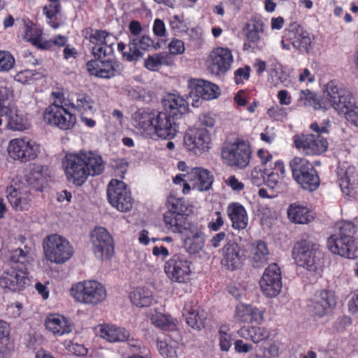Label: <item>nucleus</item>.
Masks as SVG:
<instances>
[{"label": "nucleus", "mask_w": 358, "mask_h": 358, "mask_svg": "<svg viewBox=\"0 0 358 358\" xmlns=\"http://www.w3.org/2000/svg\"><path fill=\"white\" fill-rule=\"evenodd\" d=\"M264 174L267 176L268 178L277 176L278 179H283L285 177V169L283 162L278 160L274 163L273 167L271 169L265 168L264 169Z\"/></svg>", "instance_id": "4d7b16f0"}, {"label": "nucleus", "mask_w": 358, "mask_h": 358, "mask_svg": "<svg viewBox=\"0 0 358 358\" xmlns=\"http://www.w3.org/2000/svg\"><path fill=\"white\" fill-rule=\"evenodd\" d=\"M355 225L350 221H343L337 224V231L328 238V249L334 254L348 259L358 257V245L355 234Z\"/></svg>", "instance_id": "20e7f679"}, {"label": "nucleus", "mask_w": 358, "mask_h": 358, "mask_svg": "<svg viewBox=\"0 0 358 358\" xmlns=\"http://www.w3.org/2000/svg\"><path fill=\"white\" fill-rule=\"evenodd\" d=\"M268 116L276 121H282L287 116L286 109L276 106L268 110Z\"/></svg>", "instance_id": "bf43d9fd"}, {"label": "nucleus", "mask_w": 358, "mask_h": 358, "mask_svg": "<svg viewBox=\"0 0 358 358\" xmlns=\"http://www.w3.org/2000/svg\"><path fill=\"white\" fill-rule=\"evenodd\" d=\"M164 271L172 282L187 283L193 273V264L187 255L176 253L165 262Z\"/></svg>", "instance_id": "9b49d317"}, {"label": "nucleus", "mask_w": 358, "mask_h": 358, "mask_svg": "<svg viewBox=\"0 0 358 358\" xmlns=\"http://www.w3.org/2000/svg\"><path fill=\"white\" fill-rule=\"evenodd\" d=\"M83 152L66 155L63 166L67 179H86Z\"/></svg>", "instance_id": "bb28decb"}, {"label": "nucleus", "mask_w": 358, "mask_h": 358, "mask_svg": "<svg viewBox=\"0 0 358 358\" xmlns=\"http://www.w3.org/2000/svg\"><path fill=\"white\" fill-rule=\"evenodd\" d=\"M42 31L37 28L29 27L27 29L26 36L31 43L38 44L41 39Z\"/></svg>", "instance_id": "0e129e2a"}, {"label": "nucleus", "mask_w": 358, "mask_h": 358, "mask_svg": "<svg viewBox=\"0 0 358 358\" xmlns=\"http://www.w3.org/2000/svg\"><path fill=\"white\" fill-rule=\"evenodd\" d=\"M157 114L143 108L138 109L132 116L133 124L144 133L152 132L155 120Z\"/></svg>", "instance_id": "e433bc0d"}, {"label": "nucleus", "mask_w": 358, "mask_h": 358, "mask_svg": "<svg viewBox=\"0 0 358 358\" xmlns=\"http://www.w3.org/2000/svg\"><path fill=\"white\" fill-rule=\"evenodd\" d=\"M45 328L56 336L68 334L72 331V327L64 315L57 313L50 314L45 320Z\"/></svg>", "instance_id": "473e14b6"}, {"label": "nucleus", "mask_w": 358, "mask_h": 358, "mask_svg": "<svg viewBox=\"0 0 358 358\" xmlns=\"http://www.w3.org/2000/svg\"><path fill=\"white\" fill-rule=\"evenodd\" d=\"M176 120L166 113L161 111L156 115L152 131L159 138L172 139L178 131V125L176 122Z\"/></svg>", "instance_id": "b1692460"}, {"label": "nucleus", "mask_w": 358, "mask_h": 358, "mask_svg": "<svg viewBox=\"0 0 358 358\" xmlns=\"http://www.w3.org/2000/svg\"><path fill=\"white\" fill-rule=\"evenodd\" d=\"M71 294L76 301L92 306L99 304L107 297L106 288L96 280H84L73 285Z\"/></svg>", "instance_id": "6e6552de"}, {"label": "nucleus", "mask_w": 358, "mask_h": 358, "mask_svg": "<svg viewBox=\"0 0 358 358\" xmlns=\"http://www.w3.org/2000/svg\"><path fill=\"white\" fill-rule=\"evenodd\" d=\"M243 31L247 41L249 42V43H244L243 49L252 48V51H255V49L261 50L262 47H259L257 44L264 31L263 20L259 17H252L245 24Z\"/></svg>", "instance_id": "a878e982"}, {"label": "nucleus", "mask_w": 358, "mask_h": 358, "mask_svg": "<svg viewBox=\"0 0 358 358\" xmlns=\"http://www.w3.org/2000/svg\"><path fill=\"white\" fill-rule=\"evenodd\" d=\"M43 246L46 259L56 264L66 262L73 255V248L69 241L58 234L46 237Z\"/></svg>", "instance_id": "1a4fd4ad"}, {"label": "nucleus", "mask_w": 358, "mask_h": 358, "mask_svg": "<svg viewBox=\"0 0 358 358\" xmlns=\"http://www.w3.org/2000/svg\"><path fill=\"white\" fill-rule=\"evenodd\" d=\"M115 39H113L111 42L106 45H99L92 46L91 53L94 56V59H104L105 57L112 55L114 52L113 46L115 43Z\"/></svg>", "instance_id": "3c124183"}, {"label": "nucleus", "mask_w": 358, "mask_h": 358, "mask_svg": "<svg viewBox=\"0 0 358 358\" xmlns=\"http://www.w3.org/2000/svg\"><path fill=\"white\" fill-rule=\"evenodd\" d=\"M86 179L89 176L101 175L105 169V163L99 155L91 151H82Z\"/></svg>", "instance_id": "c9c22d12"}, {"label": "nucleus", "mask_w": 358, "mask_h": 358, "mask_svg": "<svg viewBox=\"0 0 358 358\" xmlns=\"http://www.w3.org/2000/svg\"><path fill=\"white\" fill-rule=\"evenodd\" d=\"M8 152L12 159L27 162L37 157L39 145L29 138H17L9 141Z\"/></svg>", "instance_id": "f3484780"}, {"label": "nucleus", "mask_w": 358, "mask_h": 358, "mask_svg": "<svg viewBox=\"0 0 358 358\" xmlns=\"http://www.w3.org/2000/svg\"><path fill=\"white\" fill-rule=\"evenodd\" d=\"M94 101L85 94H78L76 102L69 101V106L83 114L84 112L92 110Z\"/></svg>", "instance_id": "49530a36"}, {"label": "nucleus", "mask_w": 358, "mask_h": 358, "mask_svg": "<svg viewBox=\"0 0 358 358\" xmlns=\"http://www.w3.org/2000/svg\"><path fill=\"white\" fill-rule=\"evenodd\" d=\"M331 123L329 119L319 124L312 122L309 128L313 134H297L293 136L296 149L305 156H319L325 152L329 146L327 136L329 134Z\"/></svg>", "instance_id": "f03ea898"}, {"label": "nucleus", "mask_w": 358, "mask_h": 358, "mask_svg": "<svg viewBox=\"0 0 358 358\" xmlns=\"http://www.w3.org/2000/svg\"><path fill=\"white\" fill-rule=\"evenodd\" d=\"M152 324L156 327L166 331H171L176 329V324L170 320L166 315L162 313H156L150 317Z\"/></svg>", "instance_id": "09e8293b"}, {"label": "nucleus", "mask_w": 358, "mask_h": 358, "mask_svg": "<svg viewBox=\"0 0 358 358\" xmlns=\"http://www.w3.org/2000/svg\"><path fill=\"white\" fill-rule=\"evenodd\" d=\"M227 212L234 229L243 230L247 227L248 216L243 205L237 202L231 203L228 205Z\"/></svg>", "instance_id": "f704fd0d"}, {"label": "nucleus", "mask_w": 358, "mask_h": 358, "mask_svg": "<svg viewBox=\"0 0 358 358\" xmlns=\"http://www.w3.org/2000/svg\"><path fill=\"white\" fill-rule=\"evenodd\" d=\"M92 250L95 257L103 260L110 259L115 251L112 235L104 227H97L91 232Z\"/></svg>", "instance_id": "ddd939ff"}, {"label": "nucleus", "mask_w": 358, "mask_h": 358, "mask_svg": "<svg viewBox=\"0 0 358 358\" xmlns=\"http://www.w3.org/2000/svg\"><path fill=\"white\" fill-rule=\"evenodd\" d=\"M287 217L293 223L301 224H308L314 220L311 210L297 203H294L289 206Z\"/></svg>", "instance_id": "58836bf2"}, {"label": "nucleus", "mask_w": 358, "mask_h": 358, "mask_svg": "<svg viewBox=\"0 0 358 358\" xmlns=\"http://www.w3.org/2000/svg\"><path fill=\"white\" fill-rule=\"evenodd\" d=\"M132 303L138 307H148L154 300L152 292L145 287H137L129 295Z\"/></svg>", "instance_id": "a18cd8bd"}, {"label": "nucleus", "mask_w": 358, "mask_h": 358, "mask_svg": "<svg viewBox=\"0 0 358 358\" xmlns=\"http://www.w3.org/2000/svg\"><path fill=\"white\" fill-rule=\"evenodd\" d=\"M128 28L130 33L128 45L123 42L117 43V50L121 53L123 60L129 62H137L143 57L145 51L159 48L149 36H140L143 27L138 21H131Z\"/></svg>", "instance_id": "7ed1b4c3"}, {"label": "nucleus", "mask_w": 358, "mask_h": 358, "mask_svg": "<svg viewBox=\"0 0 358 358\" xmlns=\"http://www.w3.org/2000/svg\"><path fill=\"white\" fill-rule=\"evenodd\" d=\"M157 348L160 355L164 358H176V350L175 348L168 344L166 341H158Z\"/></svg>", "instance_id": "13d9d810"}, {"label": "nucleus", "mask_w": 358, "mask_h": 358, "mask_svg": "<svg viewBox=\"0 0 358 358\" xmlns=\"http://www.w3.org/2000/svg\"><path fill=\"white\" fill-rule=\"evenodd\" d=\"M166 206L168 209L164 214L166 227L173 233H183L188 223V207L185 199L170 194L166 199Z\"/></svg>", "instance_id": "0eeeda50"}, {"label": "nucleus", "mask_w": 358, "mask_h": 358, "mask_svg": "<svg viewBox=\"0 0 358 358\" xmlns=\"http://www.w3.org/2000/svg\"><path fill=\"white\" fill-rule=\"evenodd\" d=\"M299 100L306 106H312L315 109L321 107L315 93L309 90H301L300 92Z\"/></svg>", "instance_id": "864d4df0"}, {"label": "nucleus", "mask_w": 358, "mask_h": 358, "mask_svg": "<svg viewBox=\"0 0 358 358\" xmlns=\"http://www.w3.org/2000/svg\"><path fill=\"white\" fill-rule=\"evenodd\" d=\"M173 57L167 52H158L150 55L144 61V66L149 71H158L162 66H172Z\"/></svg>", "instance_id": "79ce46f5"}, {"label": "nucleus", "mask_w": 358, "mask_h": 358, "mask_svg": "<svg viewBox=\"0 0 358 358\" xmlns=\"http://www.w3.org/2000/svg\"><path fill=\"white\" fill-rule=\"evenodd\" d=\"M233 62L231 50L227 48L218 47L210 52L208 68L213 74H224L231 69Z\"/></svg>", "instance_id": "5701e85b"}, {"label": "nucleus", "mask_w": 358, "mask_h": 358, "mask_svg": "<svg viewBox=\"0 0 358 358\" xmlns=\"http://www.w3.org/2000/svg\"><path fill=\"white\" fill-rule=\"evenodd\" d=\"M336 305L334 292L324 289L316 291L309 299L308 310L313 317L322 318L331 314Z\"/></svg>", "instance_id": "4468645a"}, {"label": "nucleus", "mask_w": 358, "mask_h": 358, "mask_svg": "<svg viewBox=\"0 0 358 358\" xmlns=\"http://www.w3.org/2000/svg\"><path fill=\"white\" fill-rule=\"evenodd\" d=\"M289 167L294 179H319L317 171L305 158L294 157L289 162Z\"/></svg>", "instance_id": "c756f323"}, {"label": "nucleus", "mask_w": 358, "mask_h": 358, "mask_svg": "<svg viewBox=\"0 0 358 358\" xmlns=\"http://www.w3.org/2000/svg\"><path fill=\"white\" fill-rule=\"evenodd\" d=\"M339 186L343 194L350 197L358 195V180H339Z\"/></svg>", "instance_id": "5fc2aeb1"}, {"label": "nucleus", "mask_w": 358, "mask_h": 358, "mask_svg": "<svg viewBox=\"0 0 358 358\" xmlns=\"http://www.w3.org/2000/svg\"><path fill=\"white\" fill-rule=\"evenodd\" d=\"M278 352L279 347L275 341L270 343L267 347L263 349V356L264 358H275L278 357Z\"/></svg>", "instance_id": "e2e57ef3"}, {"label": "nucleus", "mask_w": 358, "mask_h": 358, "mask_svg": "<svg viewBox=\"0 0 358 358\" xmlns=\"http://www.w3.org/2000/svg\"><path fill=\"white\" fill-rule=\"evenodd\" d=\"M62 6L60 0H48V3L42 8L46 23L52 29L61 27Z\"/></svg>", "instance_id": "72a5a7b5"}, {"label": "nucleus", "mask_w": 358, "mask_h": 358, "mask_svg": "<svg viewBox=\"0 0 358 358\" xmlns=\"http://www.w3.org/2000/svg\"><path fill=\"white\" fill-rule=\"evenodd\" d=\"M6 193L9 203L15 210H27L31 207L33 196L30 190H22L20 187L10 185L7 187Z\"/></svg>", "instance_id": "c85d7f7f"}, {"label": "nucleus", "mask_w": 358, "mask_h": 358, "mask_svg": "<svg viewBox=\"0 0 358 358\" xmlns=\"http://www.w3.org/2000/svg\"><path fill=\"white\" fill-rule=\"evenodd\" d=\"M268 256L269 250L264 241L257 240L250 245L248 259L253 267H263L267 264Z\"/></svg>", "instance_id": "2f4dec72"}, {"label": "nucleus", "mask_w": 358, "mask_h": 358, "mask_svg": "<svg viewBox=\"0 0 358 358\" xmlns=\"http://www.w3.org/2000/svg\"><path fill=\"white\" fill-rule=\"evenodd\" d=\"M188 87L192 95L204 100L215 99L220 94L217 85L203 79L189 80Z\"/></svg>", "instance_id": "cd10ccee"}, {"label": "nucleus", "mask_w": 358, "mask_h": 358, "mask_svg": "<svg viewBox=\"0 0 358 358\" xmlns=\"http://www.w3.org/2000/svg\"><path fill=\"white\" fill-rule=\"evenodd\" d=\"M51 170L48 166L32 164L30 166V175L33 179H48L51 177Z\"/></svg>", "instance_id": "603ef678"}, {"label": "nucleus", "mask_w": 358, "mask_h": 358, "mask_svg": "<svg viewBox=\"0 0 358 358\" xmlns=\"http://www.w3.org/2000/svg\"><path fill=\"white\" fill-rule=\"evenodd\" d=\"M162 105L163 112L177 120L188 110L187 101L179 94H167L162 101Z\"/></svg>", "instance_id": "7c9ffc66"}, {"label": "nucleus", "mask_w": 358, "mask_h": 358, "mask_svg": "<svg viewBox=\"0 0 358 358\" xmlns=\"http://www.w3.org/2000/svg\"><path fill=\"white\" fill-rule=\"evenodd\" d=\"M184 231L182 243L185 250L191 255L199 253L205 246V227L197 224L187 223Z\"/></svg>", "instance_id": "4be33fe9"}, {"label": "nucleus", "mask_w": 358, "mask_h": 358, "mask_svg": "<svg viewBox=\"0 0 358 358\" xmlns=\"http://www.w3.org/2000/svg\"><path fill=\"white\" fill-rule=\"evenodd\" d=\"M250 67L245 66L243 68H238L234 72V80L236 84H241L250 78Z\"/></svg>", "instance_id": "680f3d73"}, {"label": "nucleus", "mask_w": 358, "mask_h": 358, "mask_svg": "<svg viewBox=\"0 0 358 358\" xmlns=\"http://www.w3.org/2000/svg\"><path fill=\"white\" fill-rule=\"evenodd\" d=\"M30 250V248L25 245L24 250L17 248L10 251L8 262L3 265L0 274V287L5 292L22 291L28 285Z\"/></svg>", "instance_id": "f257e3e1"}, {"label": "nucleus", "mask_w": 358, "mask_h": 358, "mask_svg": "<svg viewBox=\"0 0 358 358\" xmlns=\"http://www.w3.org/2000/svg\"><path fill=\"white\" fill-rule=\"evenodd\" d=\"M262 292L267 297H275L282 289V273L276 263L269 264L259 280Z\"/></svg>", "instance_id": "aec40b11"}, {"label": "nucleus", "mask_w": 358, "mask_h": 358, "mask_svg": "<svg viewBox=\"0 0 358 358\" xmlns=\"http://www.w3.org/2000/svg\"><path fill=\"white\" fill-rule=\"evenodd\" d=\"M169 54L171 56L182 54L185 50L184 42L179 39H173L169 45Z\"/></svg>", "instance_id": "052dcab7"}, {"label": "nucleus", "mask_w": 358, "mask_h": 358, "mask_svg": "<svg viewBox=\"0 0 358 358\" xmlns=\"http://www.w3.org/2000/svg\"><path fill=\"white\" fill-rule=\"evenodd\" d=\"M107 197L111 206L119 211L128 212L132 208L131 192L123 180H110Z\"/></svg>", "instance_id": "dca6fc26"}, {"label": "nucleus", "mask_w": 358, "mask_h": 358, "mask_svg": "<svg viewBox=\"0 0 358 358\" xmlns=\"http://www.w3.org/2000/svg\"><path fill=\"white\" fill-rule=\"evenodd\" d=\"M85 38L89 41L92 46L106 45L112 41L113 39L117 40L112 33L103 29H96L88 27L85 29Z\"/></svg>", "instance_id": "c03bdc74"}, {"label": "nucleus", "mask_w": 358, "mask_h": 358, "mask_svg": "<svg viewBox=\"0 0 358 358\" xmlns=\"http://www.w3.org/2000/svg\"><path fill=\"white\" fill-rule=\"evenodd\" d=\"M187 324L193 329H201L205 327L206 319L203 310L196 306H185L182 313Z\"/></svg>", "instance_id": "ea45409f"}, {"label": "nucleus", "mask_w": 358, "mask_h": 358, "mask_svg": "<svg viewBox=\"0 0 358 358\" xmlns=\"http://www.w3.org/2000/svg\"><path fill=\"white\" fill-rule=\"evenodd\" d=\"M246 250L238 243L229 241L221 249V265L230 271L241 269L245 261Z\"/></svg>", "instance_id": "a211bd4d"}, {"label": "nucleus", "mask_w": 358, "mask_h": 358, "mask_svg": "<svg viewBox=\"0 0 358 358\" xmlns=\"http://www.w3.org/2000/svg\"><path fill=\"white\" fill-rule=\"evenodd\" d=\"M326 93L332 108L338 114H344L348 122L358 127V106L352 93L332 80L327 84Z\"/></svg>", "instance_id": "39448f33"}, {"label": "nucleus", "mask_w": 358, "mask_h": 358, "mask_svg": "<svg viewBox=\"0 0 358 358\" xmlns=\"http://www.w3.org/2000/svg\"><path fill=\"white\" fill-rule=\"evenodd\" d=\"M178 169L185 173L178 174L173 179H184L187 177L188 179H213L210 172L201 167L189 168L183 161L178 163Z\"/></svg>", "instance_id": "a19ab883"}, {"label": "nucleus", "mask_w": 358, "mask_h": 358, "mask_svg": "<svg viewBox=\"0 0 358 358\" xmlns=\"http://www.w3.org/2000/svg\"><path fill=\"white\" fill-rule=\"evenodd\" d=\"M234 345V350L237 353H248L253 348V345L251 343H246L241 339L236 340Z\"/></svg>", "instance_id": "69168bd1"}, {"label": "nucleus", "mask_w": 358, "mask_h": 358, "mask_svg": "<svg viewBox=\"0 0 358 358\" xmlns=\"http://www.w3.org/2000/svg\"><path fill=\"white\" fill-rule=\"evenodd\" d=\"M251 148L249 143L243 140L237 139L234 143L228 144L222 151V156L229 165L241 169L246 167L251 157Z\"/></svg>", "instance_id": "2eb2a0df"}, {"label": "nucleus", "mask_w": 358, "mask_h": 358, "mask_svg": "<svg viewBox=\"0 0 358 358\" xmlns=\"http://www.w3.org/2000/svg\"><path fill=\"white\" fill-rule=\"evenodd\" d=\"M265 310L252 304L238 303L234 311V318L239 323H255L260 324L264 320Z\"/></svg>", "instance_id": "393cba45"}, {"label": "nucleus", "mask_w": 358, "mask_h": 358, "mask_svg": "<svg viewBox=\"0 0 358 358\" xmlns=\"http://www.w3.org/2000/svg\"><path fill=\"white\" fill-rule=\"evenodd\" d=\"M237 333L241 338L250 340L255 344L266 341L270 337L268 329L260 326H243L238 329Z\"/></svg>", "instance_id": "4c0bfd02"}, {"label": "nucleus", "mask_w": 358, "mask_h": 358, "mask_svg": "<svg viewBox=\"0 0 358 358\" xmlns=\"http://www.w3.org/2000/svg\"><path fill=\"white\" fill-rule=\"evenodd\" d=\"M292 255L299 266L313 272L318 270L321 256L320 245L313 241L308 235L303 234L296 241Z\"/></svg>", "instance_id": "423d86ee"}, {"label": "nucleus", "mask_w": 358, "mask_h": 358, "mask_svg": "<svg viewBox=\"0 0 358 358\" xmlns=\"http://www.w3.org/2000/svg\"><path fill=\"white\" fill-rule=\"evenodd\" d=\"M68 103L59 104L54 101L43 113V120L48 124L59 128L61 130L73 129L77 121L75 114L69 111Z\"/></svg>", "instance_id": "9d476101"}, {"label": "nucleus", "mask_w": 358, "mask_h": 358, "mask_svg": "<svg viewBox=\"0 0 358 358\" xmlns=\"http://www.w3.org/2000/svg\"><path fill=\"white\" fill-rule=\"evenodd\" d=\"M3 117L10 125L17 124V109L13 103L0 105V125L2 124Z\"/></svg>", "instance_id": "de8ad7c7"}, {"label": "nucleus", "mask_w": 358, "mask_h": 358, "mask_svg": "<svg viewBox=\"0 0 358 358\" xmlns=\"http://www.w3.org/2000/svg\"><path fill=\"white\" fill-rule=\"evenodd\" d=\"M15 63V58L10 52L0 50V73L9 71Z\"/></svg>", "instance_id": "6e6d98bb"}, {"label": "nucleus", "mask_w": 358, "mask_h": 358, "mask_svg": "<svg viewBox=\"0 0 358 358\" xmlns=\"http://www.w3.org/2000/svg\"><path fill=\"white\" fill-rule=\"evenodd\" d=\"M312 40L309 32L296 22H293L285 30L281 41L283 49L289 50L292 46L301 52H308Z\"/></svg>", "instance_id": "f8f14e48"}, {"label": "nucleus", "mask_w": 358, "mask_h": 358, "mask_svg": "<svg viewBox=\"0 0 358 358\" xmlns=\"http://www.w3.org/2000/svg\"><path fill=\"white\" fill-rule=\"evenodd\" d=\"M184 143L189 151L195 155H199L208 151L211 148V136L206 129H189L185 132Z\"/></svg>", "instance_id": "412c9836"}, {"label": "nucleus", "mask_w": 358, "mask_h": 358, "mask_svg": "<svg viewBox=\"0 0 358 358\" xmlns=\"http://www.w3.org/2000/svg\"><path fill=\"white\" fill-rule=\"evenodd\" d=\"M100 336L108 342H122L128 338L129 333L124 328L104 324L101 327Z\"/></svg>", "instance_id": "37998d69"}, {"label": "nucleus", "mask_w": 358, "mask_h": 358, "mask_svg": "<svg viewBox=\"0 0 358 358\" xmlns=\"http://www.w3.org/2000/svg\"><path fill=\"white\" fill-rule=\"evenodd\" d=\"M68 350L76 356H85L87 354V349L81 344L71 343L68 345Z\"/></svg>", "instance_id": "774afa93"}, {"label": "nucleus", "mask_w": 358, "mask_h": 358, "mask_svg": "<svg viewBox=\"0 0 358 358\" xmlns=\"http://www.w3.org/2000/svg\"><path fill=\"white\" fill-rule=\"evenodd\" d=\"M91 76L103 79H110L121 74L122 64L116 59H91L86 64Z\"/></svg>", "instance_id": "6ab92c4d"}, {"label": "nucleus", "mask_w": 358, "mask_h": 358, "mask_svg": "<svg viewBox=\"0 0 358 358\" xmlns=\"http://www.w3.org/2000/svg\"><path fill=\"white\" fill-rule=\"evenodd\" d=\"M152 31L157 36H165L166 30L164 22L160 19H155L153 23Z\"/></svg>", "instance_id": "338daca9"}, {"label": "nucleus", "mask_w": 358, "mask_h": 358, "mask_svg": "<svg viewBox=\"0 0 358 358\" xmlns=\"http://www.w3.org/2000/svg\"><path fill=\"white\" fill-rule=\"evenodd\" d=\"M227 326L222 325L218 330L219 347L222 352H228L232 345V334Z\"/></svg>", "instance_id": "8fccbe9b"}]
</instances>
